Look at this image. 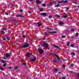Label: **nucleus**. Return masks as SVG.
Wrapping results in <instances>:
<instances>
[{
	"instance_id": "nucleus-1",
	"label": "nucleus",
	"mask_w": 79,
	"mask_h": 79,
	"mask_svg": "<svg viewBox=\"0 0 79 79\" xmlns=\"http://www.w3.org/2000/svg\"><path fill=\"white\" fill-rule=\"evenodd\" d=\"M21 47L23 48H27V47H29V43H28V42H27L25 44H24L23 45H22Z\"/></svg>"
},
{
	"instance_id": "nucleus-2",
	"label": "nucleus",
	"mask_w": 79,
	"mask_h": 79,
	"mask_svg": "<svg viewBox=\"0 0 79 79\" xmlns=\"http://www.w3.org/2000/svg\"><path fill=\"white\" fill-rule=\"evenodd\" d=\"M38 51L41 55H42V54L44 53V52L43 51V50H42V49H39Z\"/></svg>"
},
{
	"instance_id": "nucleus-3",
	"label": "nucleus",
	"mask_w": 79,
	"mask_h": 79,
	"mask_svg": "<svg viewBox=\"0 0 79 79\" xmlns=\"http://www.w3.org/2000/svg\"><path fill=\"white\" fill-rule=\"evenodd\" d=\"M43 47H45V48H48L49 47L48 44L46 43H44Z\"/></svg>"
},
{
	"instance_id": "nucleus-4",
	"label": "nucleus",
	"mask_w": 79,
	"mask_h": 79,
	"mask_svg": "<svg viewBox=\"0 0 79 79\" xmlns=\"http://www.w3.org/2000/svg\"><path fill=\"white\" fill-rule=\"evenodd\" d=\"M31 55H32V53H27L26 55V56L27 58H30V56H31Z\"/></svg>"
},
{
	"instance_id": "nucleus-5",
	"label": "nucleus",
	"mask_w": 79,
	"mask_h": 79,
	"mask_svg": "<svg viewBox=\"0 0 79 79\" xmlns=\"http://www.w3.org/2000/svg\"><path fill=\"white\" fill-rule=\"evenodd\" d=\"M68 3V1H64V0H63L61 1L58 2V3Z\"/></svg>"
},
{
	"instance_id": "nucleus-6",
	"label": "nucleus",
	"mask_w": 79,
	"mask_h": 79,
	"mask_svg": "<svg viewBox=\"0 0 79 79\" xmlns=\"http://www.w3.org/2000/svg\"><path fill=\"white\" fill-rule=\"evenodd\" d=\"M55 55L58 60H57V61H60V57L57 55V54H55Z\"/></svg>"
},
{
	"instance_id": "nucleus-7",
	"label": "nucleus",
	"mask_w": 79,
	"mask_h": 79,
	"mask_svg": "<svg viewBox=\"0 0 79 79\" xmlns=\"http://www.w3.org/2000/svg\"><path fill=\"white\" fill-rule=\"evenodd\" d=\"M40 15L43 16H47V14L45 12L41 13Z\"/></svg>"
},
{
	"instance_id": "nucleus-8",
	"label": "nucleus",
	"mask_w": 79,
	"mask_h": 79,
	"mask_svg": "<svg viewBox=\"0 0 79 79\" xmlns=\"http://www.w3.org/2000/svg\"><path fill=\"white\" fill-rule=\"evenodd\" d=\"M36 57H34L33 59L30 60V61H32V62H33V61H36Z\"/></svg>"
},
{
	"instance_id": "nucleus-9",
	"label": "nucleus",
	"mask_w": 79,
	"mask_h": 79,
	"mask_svg": "<svg viewBox=\"0 0 79 79\" xmlns=\"http://www.w3.org/2000/svg\"><path fill=\"white\" fill-rule=\"evenodd\" d=\"M53 47H55V48H58V49H60V48L59 47H58V46L56 45H53Z\"/></svg>"
},
{
	"instance_id": "nucleus-10",
	"label": "nucleus",
	"mask_w": 79,
	"mask_h": 79,
	"mask_svg": "<svg viewBox=\"0 0 79 79\" xmlns=\"http://www.w3.org/2000/svg\"><path fill=\"white\" fill-rule=\"evenodd\" d=\"M65 15H63V17L64 18H68V16H67V14H66L65 13H64Z\"/></svg>"
},
{
	"instance_id": "nucleus-11",
	"label": "nucleus",
	"mask_w": 79,
	"mask_h": 79,
	"mask_svg": "<svg viewBox=\"0 0 79 79\" xmlns=\"http://www.w3.org/2000/svg\"><path fill=\"white\" fill-rule=\"evenodd\" d=\"M5 55L6 57H10V55L8 53H6V54Z\"/></svg>"
},
{
	"instance_id": "nucleus-12",
	"label": "nucleus",
	"mask_w": 79,
	"mask_h": 79,
	"mask_svg": "<svg viewBox=\"0 0 79 79\" xmlns=\"http://www.w3.org/2000/svg\"><path fill=\"white\" fill-rule=\"evenodd\" d=\"M57 33V32H56V31H52L51 32H49V34H52H52H55V33Z\"/></svg>"
},
{
	"instance_id": "nucleus-13",
	"label": "nucleus",
	"mask_w": 79,
	"mask_h": 79,
	"mask_svg": "<svg viewBox=\"0 0 79 79\" xmlns=\"http://www.w3.org/2000/svg\"><path fill=\"white\" fill-rule=\"evenodd\" d=\"M6 37L8 40H10V36H6Z\"/></svg>"
},
{
	"instance_id": "nucleus-14",
	"label": "nucleus",
	"mask_w": 79,
	"mask_h": 79,
	"mask_svg": "<svg viewBox=\"0 0 79 79\" xmlns=\"http://www.w3.org/2000/svg\"><path fill=\"white\" fill-rule=\"evenodd\" d=\"M59 24H60V25H63L64 24V23L63 22H60L59 23Z\"/></svg>"
},
{
	"instance_id": "nucleus-15",
	"label": "nucleus",
	"mask_w": 79,
	"mask_h": 79,
	"mask_svg": "<svg viewBox=\"0 0 79 79\" xmlns=\"http://www.w3.org/2000/svg\"><path fill=\"white\" fill-rule=\"evenodd\" d=\"M60 6V4H58L57 5H55V7H59Z\"/></svg>"
},
{
	"instance_id": "nucleus-16",
	"label": "nucleus",
	"mask_w": 79,
	"mask_h": 79,
	"mask_svg": "<svg viewBox=\"0 0 79 79\" xmlns=\"http://www.w3.org/2000/svg\"><path fill=\"white\" fill-rule=\"evenodd\" d=\"M36 2L37 4H40V2L39 1L37 0Z\"/></svg>"
},
{
	"instance_id": "nucleus-17",
	"label": "nucleus",
	"mask_w": 79,
	"mask_h": 79,
	"mask_svg": "<svg viewBox=\"0 0 79 79\" xmlns=\"http://www.w3.org/2000/svg\"><path fill=\"white\" fill-rule=\"evenodd\" d=\"M36 24H38V27H40L41 26V24L40 23H37Z\"/></svg>"
},
{
	"instance_id": "nucleus-18",
	"label": "nucleus",
	"mask_w": 79,
	"mask_h": 79,
	"mask_svg": "<svg viewBox=\"0 0 79 79\" xmlns=\"http://www.w3.org/2000/svg\"><path fill=\"white\" fill-rule=\"evenodd\" d=\"M71 55H74V56H75V53H74L73 52H72L71 53Z\"/></svg>"
},
{
	"instance_id": "nucleus-19",
	"label": "nucleus",
	"mask_w": 79,
	"mask_h": 79,
	"mask_svg": "<svg viewBox=\"0 0 79 79\" xmlns=\"http://www.w3.org/2000/svg\"><path fill=\"white\" fill-rule=\"evenodd\" d=\"M0 69L1 71H4V69H3V68L2 67H0Z\"/></svg>"
},
{
	"instance_id": "nucleus-20",
	"label": "nucleus",
	"mask_w": 79,
	"mask_h": 79,
	"mask_svg": "<svg viewBox=\"0 0 79 79\" xmlns=\"http://www.w3.org/2000/svg\"><path fill=\"white\" fill-rule=\"evenodd\" d=\"M42 6H44V7H46V4H42Z\"/></svg>"
},
{
	"instance_id": "nucleus-21",
	"label": "nucleus",
	"mask_w": 79,
	"mask_h": 79,
	"mask_svg": "<svg viewBox=\"0 0 79 79\" xmlns=\"http://www.w3.org/2000/svg\"><path fill=\"white\" fill-rule=\"evenodd\" d=\"M44 11V8H41L40 10V11L42 12V11Z\"/></svg>"
},
{
	"instance_id": "nucleus-22",
	"label": "nucleus",
	"mask_w": 79,
	"mask_h": 79,
	"mask_svg": "<svg viewBox=\"0 0 79 79\" xmlns=\"http://www.w3.org/2000/svg\"><path fill=\"white\" fill-rule=\"evenodd\" d=\"M6 65H7V64H3V67H5V66H6Z\"/></svg>"
},
{
	"instance_id": "nucleus-23",
	"label": "nucleus",
	"mask_w": 79,
	"mask_h": 79,
	"mask_svg": "<svg viewBox=\"0 0 79 79\" xmlns=\"http://www.w3.org/2000/svg\"><path fill=\"white\" fill-rule=\"evenodd\" d=\"M76 35H75V37H77V36H78V35H79V33H77L76 34Z\"/></svg>"
},
{
	"instance_id": "nucleus-24",
	"label": "nucleus",
	"mask_w": 79,
	"mask_h": 79,
	"mask_svg": "<svg viewBox=\"0 0 79 79\" xmlns=\"http://www.w3.org/2000/svg\"><path fill=\"white\" fill-rule=\"evenodd\" d=\"M56 16L57 17H58V18H60V15H58L56 14Z\"/></svg>"
},
{
	"instance_id": "nucleus-25",
	"label": "nucleus",
	"mask_w": 79,
	"mask_h": 79,
	"mask_svg": "<svg viewBox=\"0 0 79 79\" xmlns=\"http://www.w3.org/2000/svg\"><path fill=\"white\" fill-rule=\"evenodd\" d=\"M54 71H55V72H56V71H58V69H57V68H56L54 69Z\"/></svg>"
},
{
	"instance_id": "nucleus-26",
	"label": "nucleus",
	"mask_w": 79,
	"mask_h": 79,
	"mask_svg": "<svg viewBox=\"0 0 79 79\" xmlns=\"http://www.w3.org/2000/svg\"><path fill=\"white\" fill-rule=\"evenodd\" d=\"M45 35H46V36L48 35V34H47V32H45Z\"/></svg>"
},
{
	"instance_id": "nucleus-27",
	"label": "nucleus",
	"mask_w": 79,
	"mask_h": 79,
	"mask_svg": "<svg viewBox=\"0 0 79 79\" xmlns=\"http://www.w3.org/2000/svg\"><path fill=\"white\" fill-rule=\"evenodd\" d=\"M1 62H2L3 63H4V64L5 63V62L3 60H1Z\"/></svg>"
},
{
	"instance_id": "nucleus-28",
	"label": "nucleus",
	"mask_w": 79,
	"mask_h": 79,
	"mask_svg": "<svg viewBox=\"0 0 79 79\" xmlns=\"http://www.w3.org/2000/svg\"><path fill=\"white\" fill-rule=\"evenodd\" d=\"M65 38V36L62 35L61 37V39H64Z\"/></svg>"
},
{
	"instance_id": "nucleus-29",
	"label": "nucleus",
	"mask_w": 79,
	"mask_h": 79,
	"mask_svg": "<svg viewBox=\"0 0 79 79\" xmlns=\"http://www.w3.org/2000/svg\"><path fill=\"white\" fill-rule=\"evenodd\" d=\"M23 66H26V63H23Z\"/></svg>"
},
{
	"instance_id": "nucleus-30",
	"label": "nucleus",
	"mask_w": 79,
	"mask_h": 79,
	"mask_svg": "<svg viewBox=\"0 0 79 79\" xmlns=\"http://www.w3.org/2000/svg\"><path fill=\"white\" fill-rule=\"evenodd\" d=\"M73 3H75V4H76V5L77 4V2H74V1H73Z\"/></svg>"
},
{
	"instance_id": "nucleus-31",
	"label": "nucleus",
	"mask_w": 79,
	"mask_h": 79,
	"mask_svg": "<svg viewBox=\"0 0 79 79\" xmlns=\"http://www.w3.org/2000/svg\"><path fill=\"white\" fill-rule=\"evenodd\" d=\"M47 29L48 30H52V28H50L49 27H48Z\"/></svg>"
},
{
	"instance_id": "nucleus-32",
	"label": "nucleus",
	"mask_w": 79,
	"mask_h": 79,
	"mask_svg": "<svg viewBox=\"0 0 79 79\" xmlns=\"http://www.w3.org/2000/svg\"><path fill=\"white\" fill-rule=\"evenodd\" d=\"M70 46L71 47H74L73 44H71L70 45Z\"/></svg>"
},
{
	"instance_id": "nucleus-33",
	"label": "nucleus",
	"mask_w": 79,
	"mask_h": 79,
	"mask_svg": "<svg viewBox=\"0 0 79 79\" xmlns=\"http://www.w3.org/2000/svg\"><path fill=\"white\" fill-rule=\"evenodd\" d=\"M22 37L23 38H24V39H25V38H26V35H22Z\"/></svg>"
},
{
	"instance_id": "nucleus-34",
	"label": "nucleus",
	"mask_w": 79,
	"mask_h": 79,
	"mask_svg": "<svg viewBox=\"0 0 79 79\" xmlns=\"http://www.w3.org/2000/svg\"><path fill=\"white\" fill-rule=\"evenodd\" d=\"M67 46H69V45H70V44L69 43V42H67Z\"/></svg>"
},
{
	"instance_id": "nucleus-35",
	"label": "nucleus",
	"mask_w": 79,
	"mask_h": 79,
	"mask_svg": "<svg viewBox=\"0 0 79 79\" xmlns=\"http://www.w3.org/2000/svg\"><path fill=\"white\" fill-rule=\"evenodd\" d=\"M1 32V33H2V34H5V31H2Z\"/></svg>"
},
{
	"instance_id": "nucleus-36",
	"label": "nucleus",
	"mask_w": 79,
	"mask_h": 79,
	"mask_svg": "<svg viewBox=\"0 0 79 79\" xmlns=\"http://www.w3.org/2000/svg\"><path fill=\"white\" fill-rule=\"evenodd\" d=\"M14 69H18V66H16L14 68Z\"/></svg>"
},
{
	"instance_id": "nucleus-37",
	"label": "nucleus",
	"mask_w": 79,
	"mask_h": 79,
	"mask_svg": "<svg viewBox=\"0 0 79 79\" xmlns=\"http://www.w3.org/2000/svg\"><path fill=\"white\" fill-rule=\"evenodd\" d=\"M63 67V68H65L66 67V65H65L63 64L62 65Z\"/></svg>"
},
{
	"instance_id": "nucleus-38",
	"label": "nucleus",
	"mask_w": 79,
	"mask_h": 79,
	"mask_svg": "<svg viewBox=\"0 0 79 79\" xmlns=\"http://www.w3.org/2000/svg\"><path fill=\"white\" fill-rule=\"evenodd\" d=\"M62 79H66V77H61Z\"/></svg>"
},
{
	"instance_id": "nucleus-39",
	"label": "nucleus",
	"mask_w": 79,
	"mask_h": 79,
	"mask_svg": "<svg viewBox=\"0 0 79 79\" xmlns=\"http://www.w3.org/2000/svg\"><path fill=\"white\" fill-rule=\"evenodd\" d=\"M70 66L71 67H73V66H74V64H70Z\"/></svg>"
},
{
	"instance_id": "nucleus-40",
	"label": "nucleus",
	"mask_w": 79,
	"mask_h": 79,
	"mask_svg": "<svg viewBox=\"0 0 79 79\" xmlns=\"http://www.w3.org/2000/svg\"><path fill=\"white\" fill-rule=\"evenodd\" d=\"M19 17H20V18H23V16L22 15H20Z\"/></svg>"
},
{
	"instance_id": "nucleus-41",
	"label": "nucleus",
	"mask_w": 79,
	"mask_h": 79,
	"mask_svg": "<svg viewBox=\"0 0 79 79\" xmlns=\"http://www.w3.org/2000/svg\"><path fill=\"white\" fill-rule=\"evenodd\" d=\"M23 10H22L21 9L20 10V12L21 13H22V12H23Z\"/></svg>"
},
{
	"instance_id": "nucleus-42",
	"label": "nucleus",
	"mask_w": 79,
	"mask_h": 79,
	"mask_svg": "<svg viewBox=\"0 0 79 79\" xmlns=\"http://www.w3.org/2000/svg\"><path fill=\"white\" fill-rule=\"evenodd\" d=\"M5 14L6 15H8V13L5 12Z\"/></svg>"
},
{
	"instance_id": "nucleus-43",
	"label": "nucleus",
	"mask_w": 79,
	"mask_h": 79,
	"mask_svg": "<svg viewBox=\"0 0 79 79\" xmlns=\"http://www.w3.org/2000/svg\"><path fill=\"white\" fill-rule=\"evenodd\" d=\"M66 9L67 10H68L69 9V8L67 7H66Z\"/></svg>"
},
{
	"instance_id": "nucleus-44",
	"label": "nucleus",
	"mask_w": 79,
	"mask_h": 79,
	"mask_svg": "<svg viewBox=\"0 0 79 79\" xmlns=\"http://www.w3.org/2000/svg\"><path fill=\"white\" fill-rule=\"evenodd\" d=\"M53 4L52 2H50L49 3V5H52Z\"/></svg>"
},
{
	"instance_id": "nucleus-45",
	"label": "nucleus",
	"mask_w": 79,
	"mask_h": 79,
	"mask_svg": "<svg viewBox=\"0 0 79 79\" xmlns=\"http://www.w3.org/2000/svg\"><path fill=\"white\" fill-rule=\"evenodd\" d=\"M53 62H54V63H56V62H57V61H56V60H53Z\"/></svg>"
},
{
	"instance_id": "nucleus-46",
	"label": "nucleus",
	"mask_w": 79,
	"mask_h": 79,
	"mask_svg": "<svg viewBox=\"0 0 79 79\" xmlns=\"http://www.w3.org/2000/svg\"><path fill=\"white\" fill-rule=\"evenodd\" d=\"M8 68L10 69H11V67H8Z\"/></svg>"
},
{
	"instance_id": "nucleus-47",
	"label": "nucleus",
	"mask_w": 79,
	"mask_h": 79,
	"mask_svg": "<svg viewBox=\"0 0 79 79\" xmlns=\"http://www.w3.org/2000/svg\"><path fill=\"white\" fill-rule=\"evenodd\" d=\"M52 18V16L51 15H49V18Z\"/></svg>"
},
{
	"instance_id": "nucleus-48",
	"label": "nucleus",
	"mask_w": 79,
	"mask_h": 79,
	"mask_svg": "<svg viewBox=\"0 0 79 79\" xmlns=\"http://www.w3.org/2000/svg\"><path fill=\"white\" fill-rule=\"evenodd\" d=\"M3 40H6V38H4L3 39Z\"/></svg>"
},
{
	"instance_id": "nucleus-49",
	"label": "nucleus",
	"mask_w": 79,
	"mask_h": 79,
	"mask_svg": "<svg viewBox=\"0 0 79 79\" xmlns=\"http://www.w3.org/2000/svg\"><path fill=\"white\" fill-rule=\"evenodd\" d=\"M3 29L4 31H6V28H3Z\"/></svg>"
},
{
	"instance_id": "nucleus-50",
	"label": "nucleus",
	"mask_w": 79,
	"mask_h": 79,
	"mask_svg": "<svg viewBox=\"0 0 79 79\" xmlns=\"http://www.w3.org/2000/svg\"><path fill=\"white\" fill-rule=\"evenodd\" d=\"M20 15H19V14L17 15V16H20Z\"/></svg>"
},
{
	"instance_id": "nucleus-51",
	"label": "nucleus",
	"mask_w": 79,
	"mask_h": 79,
	"mask_svg": "<svg viewBox=\"0 0 79 79\" xmlns=\"http://www.w3.org/2000/svg\"><path fill=\"white\" fill-rule=\"evenodd\" d=\"M71 31L74 32V30L73 29H72Z\"/></svg>"
},
{
	"instance_id": "nucleus-52",
	"label": "nucleus",
	"mask_w": 79,
	"mask_h": 79,
	"mask_svg": "<svg viewBox=\"0 0 79 79\" xmlns=\"http://www.w3.org/2000/svg\"><path fill=\"white\" fill-rule=\"evenodd\" d=\"M28 13H31V12L30 11H28Z\"/></svg>"
},
{
	"instance_id": "nucleus-53",
	"label": "nucleus",
	"mask_w": 79,
	"mask_h": 79,
	"mask_svg": "<svg viewBox=\"0 0 79 79\" xmlns=\"http://www.w3.org/2000/svg\"><path fill=\"white\" fill-rule=\"evenodd\" d=\"M70 73H73V71H70Z\"/></svg>"
},
{
	"instance_id": "nucleus-54",
	"label": "nucleus",
	"mask_w": 79,
	"mask_h": 79,
	"mask_svg": "<svg viewBox=\"0 0 79 79\" xmlns=\"http://www.w3.org/2000/svg\"><path fill=\"white\" fill-rule=\"evenodd\" d=\"M74 36H72L71 37V39H74Z\"/></svg>"
},
{
	"instance_id": "nucleus-55",
	"label": "nucleus",
	"mask_w": 79,
	"mask_h": 79,
	"mask_svg": "<svg viewBox=\"0 0 79 79\" xmlns=\"http://www.w3.org/2000/svg\"><path fill=\"white\" fill-rule=\"evenodd\" d=\"M3 59H4V60H6V57H3Z\"/></svg>"
},
{
	"instance_id": "nucleus-56",
	"label": "nucleus",
	"mask_w": 79,
	"mask_h": 79,
	"mask_svg": "<svg viewBox=\"0 0 79 79\" xmlns=\"http://www.w3.org/2000/svg\"><path fill=\"white\" fill-rule=\"evenodd\" d=\"M43 40H45V38H43Z\"/></svg>"
},
{
	"instance_id": "nucleus-57",
	"label": "nucleus",
	"mask_w": 79,
	"mask_h": 79,
	"mask_svg": "<svg viewBox=\"0 0 79 79\" xmlns=\"http://www.w3.org/2000/svg\"><path fill=\"white\" fill-rule=\"evenodd\" d=\"M58 73H59V74H61V73L60 72H58Z\"/></svg>"
},
{
	"instance_id": "nucleus-58",
	"label": "nucleus",
	"mask_w": 79,
	"mask_h": 79,
	"mask_svg": "<svg viewBox=\"0 0 79 79\" xmlns=\"http://www.w3.org/2000/svg\"><path fill=\"white\" fill-rule=\"evenodd\" d=\"M30 2H32L33 1V0H30Z\"/></svg>"
},
{
	"instance_id": "nucleus-59",
	"label": "nucleus",
	"mask_w": 79,
	"mask_h": 79,
	"mask_svg": "<svg viewBox=\"0 0 79 79\" xmlns=\"http://www.w3.org/2000/svg\"><path fill=\"white\" fill-rule=\"evenodd\" d=\"M62 60H63V61H65V60L64 59H62Z\"/></svg>"
},
{
	"instance_id": "nucleus-60",
	"label": "nucleus",
	"mask_w": 79,
	"mask_h": 79,
	"mask_svg": "<svg viewBox=\"0 0 79 79\" xmlns=\"http://www.w3.org/2000/svg\"><path fill=\"white\" fill-rule=\"evenodd\" d=\"M54 4H56V2H54Z\"/></svg>"
},
{
	"instance_id": "nucleus-61",
	"label": "nucleus",
	"mask_w": 79,
	"mask_h": 79,
	"mask_svg": "<svg viewBox=\"0 0 79 79\" xmlns=\"http://www.w3.org/2000/svg\"><path fill=\"white\" fill-rule=\"evenodd\" d=\"M12 6L13 7H14V5Z\"/></svg>"
},
{
	"instance_id": "nucleus-62",
	"label": "nucleus",
	"mask_w": 79,
	"mask_h": 79,
	"mask_svg": "<svg viewBox=\"0 0 79 79\" xmlns=\"http://www.w3.org/2000/svg\"><path fill=\"white\" fill-rule=\"evenodd\" d=\"M31 3L32 4V3H33V2H31Z\"/></svg>"
},
{
	"instance_id": "nucleus-63",
	"label": "nucleus",
	"mask_w": 79,
	"mask_h": 79,
	"mask_svg": "<svg viewBox=\"0 0 79 79\" xmlns=\"http://www.w3.org/2000/svg\"><path fill=\"white\" fill-rule=\"evenodd\" d=\"M51 55H52V53H51Z\"/></svg>"
},
{
	"instance_id": "nucleus-64",
	"label": "nucleus",
	"mask_w": 79,
	"mask_h": 79,
	"mask_svg": "<svg viewBox=\"0 0 79 79\" xmlns=\"http://www.w3.org/2000/svg\"><path fill=\"white\" fill-rule=\"evenodd\" d=\"M78 8H79V6H78Z\"/></svg>"
}]
</instances>
